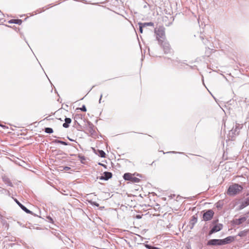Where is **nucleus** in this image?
Returning a JSON list of instances; mask_svg holds the SVG:
<instances>
[{
	"mask_svg": "<svg viewBox=\"0 0 249 249\" xmlns=\"http://www.w3.org/2000/svg\"><path fill=\"white\" fill-rule=\"evenodd\" d=\"M242 190V186L235 183L229 186L227 193L229 196H235L240 193Z\"/></svg>",
	"mask_w": 249,
	"mask_h": 249,
	"instance_id": "nucleus-3",
	"label": "nucleus"
},
{
	"mask_svg": "<svg viewBox=\"0 0 249 249\" xmlns=\"http://www.w3.org/2000/svg\"><path fill=\"white\" fill-rule=\"evenodd\" d=\"M234 238L232 236H228L223 239H211L208 242L209 245H224L233 241Z\"/></svg>",
	"mask_w": 249,
	"mask_h": 249,
	"instance_id": "nucleus-2",
	"label": "nucleus"
},
{
	"mask_svg": "<svg viewBox=\"0 0 249 249\" xmlns=\"http://www.w3.org/2000/svg\"><path fill=\"white\" fill-rule=\"evenodd\" d=\"M145 247L146 248H147L148 249H160L159 248L153 247V246H151L149 245H145Z\"/></svg>",
	"mask_w": 249,
	"mask_h": 249,
	"instance_id": "nucleus-18",
	"label": "nucleus"
},
{
	"mask_svg": "<svg viewBox=\"0 0 249 249\" xmlns=\"http://www.w3.org/2000/svg\"><path fill=\"white\" fill-rule=\"evenodd\" d=\"M47 218L50 220V222H53V220L51 217L49 216Z\"/></svg>",
	"mask_w": 249,
	"mask_h": 249,
	"instance_id": "nucleus-25",
	"label": "nucleus"
},
{
	"mask_svg": "<svg viewBox=\"0 0 249 249\" xmlns=\"http://www.w3.org/2000/svg\"><path fill=\"white\" fill-rule=\"evenodd\" d=\"M17 203L18 205V206L26 213L29 214H32V212L27 209L25 206L22 205L20 202H19L17 200H16Z\"/></svg>",
	"mask_w": 249,
	"mask_h": 249,
	"instance_id": "nucleus-9",
	"label": "nucleus"
},
{
	"mask_svg": "<svg viewBox=\"0 0 249 249\" xmlns=\"http://www.w3.org/2000/svg\"><path fill=\"white\" fill-rule=\"evenodd\" d=\"M133 174L129 173H125L124 176L123 178L125 180H129L131 181L132 177L133 176Z\"/></svg>",
	"mask_w": 249,
	"mask_h": 249,
	"instance_id": "nucleus-10",
	"label": "nucleus"
},
{
	"mask_svg": "<svg viewBox=\"0 0 249 249\" xmlns=\"http://www.w3.org/2000/svg\"><path fill=\"white\" fill-rule=\"evenodd\" d=\"M104 176L100 177L101 179L108 180L112 178V175L110 172H105L103 174Z\"/></svg>",
	"mask_w": 249,
	"mask_h": 249,
	"instance_id": "nucleus-7",
	"label": "nucleus"
},
{
	"mask_svg": "<svg viewBox=\"0 0 249 249\" xmlns=\"http://www.w3.org/2000/svg\"><path fill=\"white\" fill-rule=\"evenodd\" d=\"M141 25H142L143 26L146 27V26H154V24L152 22H144V23H141Z\"/></svg>",
	"mask_w": 249,
	"mask_h": 249,
	"instance_id": "nucleus-15",
	"label": "nucleus"
},
{
	"mask_svg": "<svg viewBox=\"0 0 249 249\" xmlns=\"http://www.w3.org/2000/svg\"><path fill=\"white\" fill-rule=\"evenodd\" d=\"M55 142L61 143V144L65 145H67V143L66 142H63V141H59V140H55Z\"/></svg>",
	"mask_w": 249,
	"mask_h": 249,
	"instance_id": "nucleus-20",
	"label": "nucleus"
},
{
	"mask_svg": "<svg viewBox=\"0 0 249 249\" xmlns=\"http://www.w3.org/2000/svg\"><path fill=\"white\" fill-rule=\"evenodd\" d=\"M155 33L161 47H168L169 44L165 39V32L164 28L160 27L158 29L155 28Z\"/></svg>",
	"mask_w": 249,
	"mask_h": 249,
	"instance_id": "nucleus-1",
	"label": "nucleus"
},
{
	"mask_svg": "<svg viewBox=\"0 0 249 249\" xmlns=\"http://www.w3.org/2000/svg\"><path fill=\"white\" fill-rule=\"evenodd\" d=\"M65 123L63 124V126L65 128L69 127V124H70L71 122V119L69 118H66L65 119Z\"/></svg>",
	"mask_w": 249,
	"mask_h": 249,
	"instance_id": "nucleus-13",
	"label": "nucleus"
},
{
	"mask_svg": "<svg viewBox=\"0 0 249 249\" xmlns=\"http://www.w3.org/2000/svg\"><path fill=\"white\" fill-rule=\"evenodd\" d=\"M223 228V225L221 224H218L215 225L210 231L209 234H212L214 232L220 231Z\"/></svg>",
	"mask_w": 249,
	"mask_h": 249,
	"instance_id": "nucleus-5",
	"label": "nucleus"
},
{
	"mask_svg": "<svg viewBox=\"0 0 249 249\" xmlns=\"http://www.w3.org/2000/svg\"><path fill=\"white\" fill-rule=\"evenodd\" d=\"M100 165H103V164L99 163Z\"/></svg>",
	"mask_w": 249,
	"mask_h": 249,
	"instance_id": "nucleus-26",
	"label": "nucleus"
},
{
	"mask_svg": "<svg viewBox=\"0 0 249 249\" xmlns=\"http://www.w3.org/2000/svg\"><path fill=\"white\" fill-rule=\"evenodd\" d=\"M246 220L247 217H246L245 216H243L238 219H236L234 220V223L236 225H240L245 222Z\"/></svg>",
	"mask_w": 249,
	"mask_h": 249,
	"instance_id": "nucleus-8",
	"label": "nucleus"
},
{
	"mask_svg": "<svg viewBox=\"0 0 249 249\" xmlns=\"http://www.w3.org/2000/svg\"><path fill=\"white\" fill-rule=\"evenodd\" d=\"M70 169V168L68 166H65L63 168V170H64L65 171H68Z\"/></svg>",
	"mask_w": 249,
	"mask_h": 249,
	"instance_id": "nucleus-22",
	"label": "nucleus"
},
{
	"mask_svg": "<svg viewBox=\"0 0 249 249\" xmlns=\"http://www.w3.org/2000/svg\"><path fill=\"white\" fill-rule=\"evenodd\" d=\"M245 201L247 203V204L249 205V197H248L246 200H245Z\"/></svg>",
	"mask_w": 249,
	"mask_h": 249,
	"instance_id": "nucleus-24",
	"label": "nucleus"
},
{
	"mask_svg": "<svg viewBox=\"0 0 249 249\" xmlns=\"http://www.w3.org/2000/svg\"><path fill=\"white\" fill-rule=\"evenodd\" d=\"M238 204H239V208H238V210H242L243 209V208H244L245 207H247V206H248V205L247 204V203L245 201V200L244 201H242L241 202H239L238 203Z\"/></svg>",
	"mask_w": 249,
	"mask_h": 249,
	"instance_id": "nucleus-11",
	"label": "nucleus"
},
{
	"mask_svg": "<svg viewBox=\"0 0 249 249\" xmlns=\"http://www.w3.org/2000/svg\"><path fill=\"white\" fill-rule=\"evenodd\" d=\"M245 201L247 203V204L249 205V197H248L246 200H245Z\"/></svg>",
	"mask_w": 249,
	"mask_h": 249,
	"instance_id": "nucleus-23",
	"label": "nucleus"
},
{
	"mask_svg": "<svg viewBox=\"0 0 249 249\" xmlns=\"http://www.w3.org/2000/svg\"><path fill=\"white\" fill-rule=\"evenodd\" d=\"M9 23H15L18 25L21 24L22 20L19 19H13L8 21Z\"/></svg>",
	"mask_w": 249,
	"mask_h": 249,
	"instance_id": "nucleus-12",
	"label": "nucleus"
},
{
	"mask_svg": "<svg viewBox=\"0 0 249 249\" xmlns=\"http://www.w3.org/2000/svg\"><path fill=\"white\" fill-rule=\"evenodd\" d=\"M95 153L98 155L100 157L102 158H105L106 157V153L105 152L101 150H98L97 152H95Z\"/></svg>",
	"mask_w": 249,
	"mask_h": 249,
	"instance_id": "nucleus-14",
	"label": "nucleus"
},
{
	"mask_svg": "<svg viewBox=\"0 0 249 249\" xmlns=\"http://www.w3.org/2000/svg\"><path fill=\"white\" fill-rule=\"evenodd\" d=\"M214 214V212L213 210H210L207 211L203 214V218L205 221H208L211 220Z\"/></svg>",
	"mask_w": 249,
	"mask_h": 249,
	"instance_id": "nucleus-4",
	"label": "nucleus"
},
{
	"mask_svg": "<svg viewBox=\"0 0 249 249\" xmlns=\"http://www.w3.org/2000/svg\"><path fill=\"white\" fill-rule=\"evenodd\" d=\"M79 109L84 112L87 111V108L85 105H83L81 107L79 108Z\"/></svg>",
	"mask_w": 249,
	"mask_h": 249,
	"instance_id": "nucleus-21",
	"label": "nucleus"
},
{
	"mask_svg": "<svg viewBox=\"0 0 249 249\" xmlns=\"http://www.w3.org/2000/svg\"><path fill=\"white\" fill-rule=\"evenodd\" d=\"M45 132L47 133H52L53 132V130L51 128L47 127L45 129Z\"/></svg>",
	"mask_w": 249,
	"mask_h": 249,
	"instance_id": "nucleus-17",
	"label": "nucleus"
},
{
	"mask_svg": "<svg viewBox=\"0 0 249 249\" xmlns=\"http://www.w3.org/2000/svg\"><path fill=\"white\" fill-rule=\"evenodd\" d=\"M141 22H139V23H138L139 26V31H140V32L141 33H142V31H143L142 29H143V27H144V26H143L142 25H141Z\"/></svg>",
	"mask_w": 249,
	"mask_h": 249,
	"instance_id": "nucleus-19",
	"label": "nucleus"
},
{
	"mask_svg": "<svg viewBox=\"0 0 249 249\" xmlns=\"http://www.w3.org/2000/svg\"><path fill=\"white\" fill-rule=\"evenodd\" d=\"M200 38L203 43L204 45L207 47H212L214 46V44L211 40H208L207 38H204L202 36H200Z\"/></svg>",
	"mask_w": 249,
	"mask_h": 249,
	"instance_id": "nucleus-6",
	"label": "nucleus"
},
{
	"mask_svg": "<svg viewBox=\"0 0 249 249\" xmlns=\"http://www.w3.org/2000/svg\"><path fill=\"white\" fill-rule=\"evenodd\" d=\"M140 181H141V180L140 178L134 177V175H133L130 181H131L133 183H139L140 182Z\"/></svg>",
	"mask_w": 249,
	"mask_h": 249,
	"instance_id": "nucleus-16",
	"label": "nucleus"
}]
</instances>
